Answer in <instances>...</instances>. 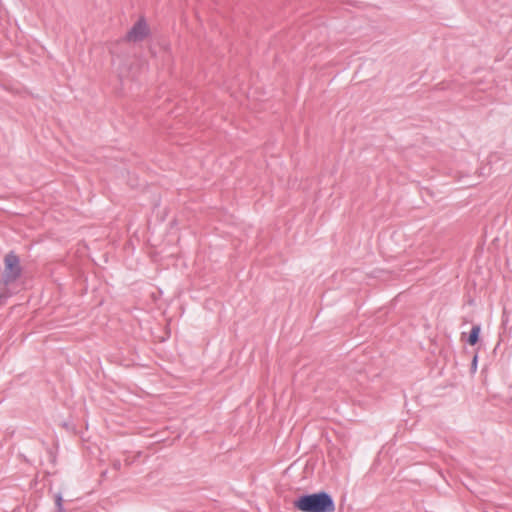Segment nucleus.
I'll list each match as a JSON object with an SVG mask.
<instances>
[{
	"instance_id": "f257e3e1",
	"label": "nucleus",
	"mask_w": 512,
	"mask_h": 512,
	"mask_svg": "<svg viewBox=\"0 0 512 512\" xmlns=\"http://www.w3.org/2000/svg\"><path fill=\"white\" fill-rule=\"evenodd\" d=\"M293 504L301 512H333L335 510L332 496L324 491L301 495Z\"/></svg>"
},
{
	"instance_id": "f03ea898",
	"label": "nucleus",
	"mask_w": 512,
	"mask_h": 512,
	"mask_svg": "<svg viewBox=\"0 0 512 512\" xmlns=\"http://www.w3.org/2000/svg\"><path fill=\"white\" fill-rule=\"evenodd\" d=\"M21 272L19 258L14 253H8L4 259L3 281L9 284L15 281Z\"/></svg>"
},
{
	"instance_id": "7ed1b4c3",
	"label": "nucleus",
	"mask_w": 512,
	"mask_h": 512,
	"mask_svg": "<svg viewBox=\"0 0 512 512\" xmlns=\"http://www.w3.org/2000/svg\"><path fill=\"white\" fill-rule=\"evenodd\" d=\"M151 36V29L144 17H140L130 28V43L142 42Z\"/></svg>"
},
{
	"instance_id": "20e7f679",
	"label": "nucleus",
	"mask_w": 512,
	"mask_h": 512,
	"mask_svg": "<svg viewBox=\"0 0 512 512\" xmlns=\"http://www.w3.org/2000/svg\"><path fill=\"white\" fill-rule=\"evenodd\" d=\"M481 327L480 325H474L470 331L469 337L467 339V342L474 346L478 340H479V334H480Z\"/></svg>"
},
{
	"instance_id": "39448f33",
	"label": "nucleus",
	"mask_w": 512,
	"mask_h": 512,
	"mask_svg": "<svg viewBox=\"0 0 512 512\" xmlns=\"http://www.w3.org/2000/svg\"><path fill=\"white\" fill-rule=\"evenodd\" d=\"M56 505L58 508V511H62V497L60 495L56 498Z\"/></svg>"
},
{
	"instance_id": "423d86ee",
	"label": "nucleus",
	"mask_w": 512,
	"mask_h": 512,
	"mask_svg": "<svg viewBox=\"0 0 512 512\" xmlns=\"http://www.w3.org/2000/svg\"><path fill=\"white\" fill-rule=\"evenodd\" d=\"M477 356H474L472 366L476 368Z\"/></svg>"
}]
</instances>
